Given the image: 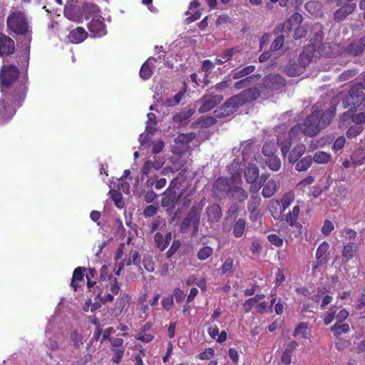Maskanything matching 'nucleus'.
Instances as JSON below:
<instances>
[{"label":"nucleus","mask_w":365,"mask_h":365,"mask_svg":"<svg viewBox=\"0 0 365 365\" xmlns=\"http://www.w3.org/2000/svg\"><path fill=\"white\" fill-rule=\"evenodd\" d=\"M28 73L20 76L19 69L14 65H3L0 70V86L4 95L19 104L24 101L28 91Z\"/></svg>","instance_id":"f257e3e1"},{"label":"nucleus","mask_w":365,"mask_h":365,"mask_svg":"<svg viewBox=\"0 0 365 365\" xmlns=\"http://www.w3.org/2000/svg\"><path fill=\"white\" fill-rule=\"evenodd\" d=\"M7 32L10 35L21 36L20 42L31 41L33 31L27 16L24 11H11L6 19Z\"/></svg>","instance_id":"f03ea898"},{"label":"nucleus","mask_w":365,"mask_h":365,"mask_svg":"<svg viewBox=\"0 0 365 365\" xmlns=\"http://www.w3.org/2000/svg\"><path fill=\"white\" fill-rule=\"evenodd\" d=\"M335 113L330 110L322 111L314 110L304 120V135L308 137L317 135L322 129L327 127L331 122Z\"/></svg>","instance_id":"7ed1b4c3"},{"label":"nucleus","mask_w":365,"mask_h":365,"mask_svg":"<svg viewBox=\"0 0 365 365\" xmlns=\"http://www.w3.org/2000/svg\"><path fill=\"white\" fill-rule=\"evenodd\" d=\"M120 289V283L117 278L107 282L102 283L96 287L94 292H97V298L103 304L113 302L114 297L116 296Z\"/></svg>","instance_id":"20e7f679"},{"label":"nucleus","mask_w":365,"mask_h":365,"mask_svg":"<svg viewBox=\"0 0 365 365\" xmlns=\"http://www.w3.org/2000/svg\"><path fill=\"white\" fill-rule=\"evenodd\" d=\"M365 101V86L363 83L354 84L348 93L342 98L344 108L354 109L360 106Z\"/></svg>","instance_id":"39448f33"},{"label":"nucleus","mask_w":365,"mask_h":365,"mask_svg":"<svg viewBox=\"0 0 365 365\" xmlns=\"http://www.w3.org/2000/svg\"><path fill=\"white\" fill-rule=\"evenodd\" d=\"M200 225L199 207L192 205L186 216L180 223V230L182 232L187 231L191 226L193 227V232L196 233Z\"/></svg>","instance_id":"423d86ee"},{"label":"nucleus","mask_w":365,"mask_h":365,"mask_svg":"<svg viewBox=\"0 0 365 365\" xmlns=\"http://www.w3.org/2000/svg\"><path fill=\"white\" fill-rule=\"evenodd\" d=\"M4 98L0 100V122H4L11 119L16 113V108L21 106L24 101H21L19 104L9 99L4 95Z\"/></svg>","instance_id":"0eeeda50"},{"label":"nucleus","mask_w":365,"mask_h":365,"mask_svg":"<svg viewBox=\"0 0 365 365\" xmlns=\"http://www.w3.org/2000/svg\"><path fill=\"white\" fill-rule=\"evenodd\" d=\"M337 6H339V8L334 13L333 19L335 22L338 23L346 19L356 9V4L354 3L345 2L344 0H339Z\"/></svg>","instance_id":"6e6552de"},{"label":"nucleus","mask_w":365,"mask_h":365,"mask_svg":"<svg viewBox=\"0 0 365 365\" xmlns=\"http://www.w3.org/2000/svg\"><path fill=\"white\" fill-rule=\"evenodd\" d=\"M223 100L222 95L212 93L205 94L201 98L202 106L198 111L200 113H207L220 103Z\"/></svg>","instance_id":"1a4fd4ad"},{"label":"nucleus","mask_w":365,"mask_h":365,"mask_svg":"<svg viewBox=\"0 0 365 365\" xmlns=\"http://www.w3.org/2000/svg\"><path fill=\"white\" fill-rule=\"evenodd\" d=\"M286 86V80L279 74H268L263 78L264 88L269 91H278Z\"/></svg>","instance_id":"9d476101"},{"label":"nucleus","mask_w":365,"mask_h":365,"mask_svg":"<svg viewBox=\"0 0 365 365\" xmlns=\"http://www.w3.org/2000/svg\"><path fill=\"white\" fill-rule=\"evenodd\" d=\"M17 42L21 44V51L16 56V63L19 67L25 70L24 73H28L31 41L19 42L17 40Z\"/></svg>","instance_id":"9b49d317"},{"label":"nucleus","mask_w":365,"mask_h":365,"mask_svg":"<svg viewBox=\"0 0 365 365\" xmlns=\"http://www.w3.org/2000/svg\"><path fill=\"white\" fill-rule=\"evenodd\" d=\"M16 51L15 42L13 38L5 34L0 32V56L9 57Z\"/></svg>","instance_id":"f8f14e48"},{"label":"nucleus","mask_w":365,"mask_h":365,"mask_svg":"<svg viewBox=\"0 0 365 365\" xmlns=\"http://www.w3.org/2000/svg\"><path fill=\"white\" fill-rule=\"evenodd\" d=\"M231 179L229 178L219 177L212 185V191L217 196L226 194L228 195L231 188Z\"/></svg>","instance_id":"ddd939ff"},{"label":"nucleus","mask_w":365,"mask_h":365,"mask_svg":"<svg viewBox=\"0 0 365 365\" xmlns=\"http://www.w3.org/2000/svg\"><path fill=\"white\" fill-rule=\"evenodd\" d=\"M88 29L94 37H101L106 34V25L103 18L98 16L97 18H93L88 24Z\"/></svg>","instance_id":"4468645a"},{"label":"nucleus","mask_w":365,"mask_h":365,"mask_svg":"<svg viewBox=\"0 0 365 365\" xmlns=\"http://www.w3.org/2000/svg\"><path fill=\"white\" fill-rule=\"evenodd\" d=\"M299 212V206L295 205L292 207V210L284 215L282 220L287 223L290 227H295L298 230L299 234H301L302 225L298 222Z\"/></svg>","instance_id":"2eb2a0df"},{"label":"nucleus","mask_w":365,"mask_h":365,"mask_svg":"<svg viewBox=\"0 0 365 365\" xmlns=\"http://www.w3.org/2000/svg\"><path fill=\"white\" fill-rule=\"evenodd\" d=\"M131 297L126 292H120L116 299L115 307L112 310V315L114 317L120 316L125 308L130 304Z\"/></svg>","instance_id":"dca6fc26"},{"label":"nucleus","mask_w":365,"mask_h":365,"mask_svg":"<svg viewBox=\"0 0 365 365\" xmlns=\"http://www.w3.org/2000/svg\"><path fill=\"white\" fill-rule=\"evenodd\" d=\"M303 17L299 13L293 14L282 26V33H289L292 29H295L299 27L302 22Z\"/></svg>","instance_id":"f3484780"},{"label":"nucleus","mask_w":365,"mask_h":365,"mask_svg":"<svg viewBox=\"0 0 365 365\" xmlns=\"http://www.w3.org/2000/svg\"><path fill=\"white\" fill-rule=\"evenodd\" d=\"M359 250L358 245L354 242H349L343 246L341 251L342 261L348 262L353 259Z\"/></svg>","instance_id":"a211bd4d"},{"label":"nucleus","mask_w":365,"mask_h":365,"mask_svg":"<svg viewBox=\"0 0 365 365\" xmlns=\"http://www.w3.org/2000/svg\"><path fill=\"white\" fill-rule=\"evenodd\" d=\"M329 248V245L327 242L324 241L322 242L316 251V258L317 264L313 266V270L314 271L319 265L324 264L327 262V252Z\"/></svg>","instance_id":"6ab92c4d"},{"label":"nucleus","mask_w":365,"mask_h":365,"mask_svg":"<svg viewBox=\"0 0 365 365\" xmlns=\"http://www.w3.org/2000/svg\"><path fill=\"white\" fill-rule=\"evenodd\" d=\"M180 195L176 191L165 190L161 200V206L163 207L174 208Z\"/></svg>","instance_id":"aec40b11"},{"label":"nucleus","mask_w":365,"mask_h":365,"mask_svg":"<svg viewBox=\"0 0 365 365\" xmlns=\"http://www.w3.org/2000/svg\"><path fill=\"white\" fill-rule=\"evenodd\" d=\"M244 104L257 100L261 95L260 90L257 87L247 88L239 93Z\"/></svg>","instance_id":"412c9836"},{"label":"nucleus","mask_w":365,"mask_h":365,"mask_svg":"<svg viewBox=\"0 0 365 365\" xmlns=\"http://www.w3.org/2000/svg\"><path fill=\"white\" fill-rule=\"evenodd\" d=\"M364 49V45L361 38L354 39L346 46L345 52L349 56L355 57L361 55Z\"/></svg>","instance_id":"4be33fe9"},{"label":"nucleus","mask_w":365,"mask_h":365,"mask_svg":"<svg viewBox=\"0 0 365 365\" xmlns=\"http://www.w3.org/2000/svg\"><path fill=\"white\" fill-rule=\"evenodd\" d=\"M207 221L210 223L218 222L222 217V209L218 204L209 205L206 209Z\"/></svg>","instance_id":"5701e85b"},{"label":"nucleus","mask_w":365,"mask_h":365,"mask_svg":"<svg viewBox=\"0 0 365 365\" xmlns=\"http://www.w3.org/2000/svg\"><path fill=\"white\" fill-rule=\"evenodd\" d=\"M86 269L83 267H78L73 271L71 286L73 287L74 292L78 290V288L81 287L79 282H84L85 272Z\"/></svg>","instance_id":"b1692460"},{"label":"nucleus","mask_w":365,"mask_h":365,"mask_svg":"<svg viewBox=\"0 0 365 365\" xmlns=\"http://www.w3.org/2000/svg\"><path fill=\"white\" fill-rule=\"evenodd\" d=\"M88 36L86 31L81 26L72 30L68 36V40L73 43H79L83 41Z\"/></svg>","instance_id":"393cba45"},{"label":"nucleus","mask_w":365,"mask_h":365,"mask_svg":"<svg viewBox=\"0 0 365 365\" xmlns=\"http://www.w3.org/2000/svg\"><path fill=\"white\" fill-rule=\"evenodd\" d=\"M292 140L286 133H281L277 137V145L281 148L282 155L285 157L289 153L292 146Z\"/></svg>","instance_id":"a878e982"},{"label":"nucleus","mask_w":365,"mask_h":365,"mask_svg":"<svg viewBox=\"0 0 365 365\" xmlns=\"http://www.w3.org/2000/svg\"><path fill=\"white\" fill-rule=\"evenodd\" d=\"M306 146L302 144H297L290 151L288 155V162L294 164L304 154Z\"/></svg>","instance_id":"bb28decb"},{"label":"nucleus","mask_w":365,"mask_h":365,"mask_svg":"<svg viewBox=\"0 0 365 365\" xmlns=\"http://www.w3.org/2000/svg\"><path fill=\"white\" fill-rule=\"evenodd\" d=\"M315 46L314 45H309L299 55L298 61L299 64L305 67L312 60Z\"/></svg>","instance_id":"cd10ccee"},{"label":"nucleus","mask_w":365,"mask_h":365,"mask_svg":"<svg viewBox=\"0 0 365 365\" xmlns=\"http://www.w3.org/2000/svg\"><path fill=\"white\" fill-rule=\"evenodd\" d=\"M100 11L98 6L93 3H85L82 6V14L86 19L98 17Z\"/></svg>","instance_id":"c85d7f7f"},{"label":"nucleus","mask_w":365,"mask_h":365,"mask_svg":"<svg viewBox=\"0 0 365 365\" xmlns=\"http://www.w3.org/2000/svg\"><path fill=\"white\" fill-rule=\"evenodd\" d=\"M247 230V221L244 218H239L233 222L232 235L236 238L242 237Z\"/></svg>","instance_id":"c756f323"},{"label":"nucleus","mask_w":365,"mask_h":365,"mask_svg":"<svg viewBox=\"0 0 365 365\" xmlns=\"http://www.w3.org/2000/svg\"><path fill=\"white\" fill-rule=\"evenodd\" d=\"M229 197L239 202H242L248 197V195L245 189L239 186H232Z\"/></svg>","instance_id":"7c9ffc66"},{"label":"nucleus","mask_w":365,"mask_h":365,"mask_svg":"<svg viewBox=\"0 0 365 365\" xmlns=\"http://www.w3.org/2000/svg\"><path fill=\"white\" fill-rule=\"evenodd\" d=\"M261 203V197L259 195L252 194L250 197V199L248 202L247 208L249 212H250V218L252 215H257L259 214V206Z\"/></svg>","instance_id":"2f4dec72"},{"label":"nucleus","mask_w":365,"mask_h":365,"mask_svg":"<svg viewBox=\"0 0 365 365\" xmlns=\"http://www.w3.org/2000/svg\"><path fill=\"white\" fill-rule=\"evenodd\" d=\"M259 178V169L255 165H250L245 171V178L248 183H255Z\"/></svg>","instance_id":"473e14b6"},{"label":"nucleus","mask_w":365,"mask_h":365,"mask_svg":"<svg viewBox=\"0 0 365 365\" xmlns=\"http://www.w3.org/2000/svg\"><path fill=\"white\" fill-rule=\"evenodd\" d=\"M277 190V182L274 180H269L263 185L262 195L264 198H269Z\"/></svg>","instance_id":"72a5a7b5"},{"label":"nucleus","mask_w":365,"mask_h":365,"mask_svg":"<svg viewBox=\"0 0 365 365\" xmlns=\"http://www.w3.org/2000/svg\"><path fill=\"white\" fill-rule=\"evenodd\" d=\"M294 200V195L292 192H287L280 199L279 201L277 200V205H281L280 212H284L285 210L291 205Z\"/></svg>","instance_id":"f704fd0d"},{"label":"nucleus","mask_w":365,"mask_h":365,"mask_svg":"<svg viewBox=\"0 0 365 365\" xmlns=\"http://www.w3.org/2000/svg\"><path fill=\"white\" fill-rule=\"evenodd\" d=\"M244 102L240 98L239 93L230 97L225 102V107H228L235 112L239 107L244 106Z\"/></svg>","instance_id":"c9c22d12"},{"label":"nucleus","mask_w":365,"mask_h":365,"mask_svg":"<svg viewBox=\"0 0 365 365\" xmlns=\"http://www.w3.org/2000/svg\"><path fill=\"white\" fill-rule=\"evenodd\" d=\"M152 61H156V59L153 57L149 58L145 62L143 63L140 68L139 75L143 80L149 79L153 75V71L150 66V62Z\"/></svg>","instance_id":"e433bc0d"},{"label":"nucleus","mask_w":365,"mask_h":365,"mask_svg":"<svg viewBox=\"0 0 365 365\" xmlns=\"http://www.w3.org/2000/svg\"><path fill=\"white\" fill-rule=\"evenodd\" d=\"M330 330L333 332L336 338H339L342 334L348 333L350 330V327L346 323L341 324L336 322L331 327Z\"/></svg>","instance_id":"4c0bfd02"},{"label":"nucleus","mask_w":365,"mask_h":365,"mask_svg":"<svg viewBox=\"0 0 365 365\" xmlns=\"http://www.w3.org/2000/svg\"><path fill=\"white\" fill-rule=\"evenodd\" d=\"M255 66H247L240 70H235L232 71V78L234 79H239L247 76L255 71Z\"/></svg>","instance_id":"58836bf2"},{"label":"nucleus","mask_w":365,"mask_h":365,"mask_svg":"<svg viewBox=\"0 0 365 365\" xmlns=\"http://www.w3.org/2000/svg\"><path fill=\"white\" fill-rule=\"evenodd\" d=\"M312 163V157L307 155L295 163V170L299 172L305 171L311 167Z\"/></svg>","instance_id":"ea45409f"},{"label":"nucleus","mask_w":365,"mask_h":365,"mask_svg":"<svg viewBox=\"0 0 365 365\" xmlns=\"http://www.w3.org/2000/svg\"><path fill=\"white\" fill-rule=\"evenodd\" d=\"M265 164L272 171L279 170L282 166L281 160L277 155H272L267 158L265 160Z\"/></svg>","instance_id":"a19ab883"},{"label":"nucleus","mask_w":365,"mask_h":365,"mask_svg":"<svg viewBox=\"0 0 365 365\" xmlns=\"http://www.w3.org/2000/svg\"><path fill=\"white\" fill-rule=\"evenodd\" d=\"M277 151V145L274 142H267L265 143L262 149V154L269 158L272 155H276L275 153Z\"/></svg>","instance_id":"79ce46f5"},{"label":"nucleus","mask_w":365,"mask_h":365,"mask_svg":"<svg viewBox=\"0 0 365 365\" xmlns=\"http://www.w3.org/2000/svg\"><path fill=\"white\" fill-rule=\"evenodd\" d=\"M117 278L116 277H113L111 272L109 270V267L107 265H103L100 269V278L98 281V284H101V282L105 283L111 279Z\"/></svg>","instance_id":"37998d69"},{"label":"nucleus","mask_w":365,"mask_h":365,"mask_svg":"<svg viewBox=\"0 0 365 365\" xmlns=\"http://www.w3.org/2000/svg\"><path fill=\"white\" fill-rule=\"evenodd\" d=\"M331 158V155L328 153L317 151L314 153L312 158V161H314L318 164H325L330 161Z\"/></svg>","instance_id":"c03bdc74"},{"label":"nucleus","mask_w":365,"mask_h":365,"mask_svg":"<svg viewBox=\"0 0 365 365\" xmlns=\"http://www.w3.org/2000/svg\"><path fill=\"white\" fill-rule=\"evenodd\" d=\"M287 134L292 140H300V135L304 134L303 125L299 123L293 126Z\"/></svg>","instance_id":"a18cd8bd"},{"label":"nucleus","mask_w":365,"mask_h":365,"mask_svg":"<svg viewBox=\"0 0 365 365\" xmlns=\"http://www.w3.org/2000/svg\"><path fill=\"white\" fill-rule=\"evenodd\" d=\"M154 242L160 252L164 251L169 245L165 240L164 235L159 232H157L154 235Z\"/></svg>","instance_id":"49530a36"},{"label":"nucleus","mask_w":365,"mask_h":365,"mask_svg":"<svg viewBox=\"0 0 365 365\" xmlns=\"http://www.w3.org/2000/svg\"><path fill=\"white\" fill-rule=\"evenodd\" d=\"M257 77V76H255V75L249 76L243 79H241V80L235 82L234 87H235V88H236L237 90L247 88L252 83V82L254 81V79Z\"/></svg>","instance_id":"de8ad7c7"},{"label":"nucleus","mask_w":365,"mask_h":365,"mask_svg":"<svg viewBox=\"0 0 365 365\" xmlns=\"http://www.w3.org/2000/svg\"><path fill=\"white\" fill-rule=\"evenodd\" d=\"M307 324L305 322H300L294 330L293 336H297L301 334L303 339H307L309 338V333L307 331Z\"/></svg>","instance_id":"09e8293b"},{"label":"nucleus","mask_w":365,"mask_h":365,"mask_svg":"<svg viewBox=\"0 0 365 365\" xmlns=\"http://www.w3.org/2000/svg\"><path fill=\"white\" fill-rule=\"evenodd\" d=\"M234 113L230 108L225 107V103L214 111L215 116L218 118L227 117Z\"/></svg>","instance_id":"8fccbe9b"},{"label":"nucleus","mask_w":365,"mask_h":365,"mask_svg":"<svg viewBox=\"0 0 365 365\" xmlns=\"http://www.w3.org/2000/svg\"><path fill=\"white\" fill-rule=\"evenodd\" d=\"M213 254V249L209 246H204L198 251L197 257L201 261L206 260Z\"/></svg>","instance_id":"3c124183"},{"label":"nucleus","mask_w":365,"mask_h":365,"mask_svg":"<svg viewBox=\"0 0 365 365\" xmlns=\"http://www.w3.org/2000/svg\"><path fill=\"white\" fill-rule=\"evenodd\" d=\"M125 266H130L132 264L138 265L140 264V257L138 252L136 250H130L128 259L125 261Z\"/></svg>","instance_id":"603ef678"},{"label":"nucleus","mask_w":365,"mask_h":365,"mask_svg":"<svg viewBox=\"0 0 365 365\" xmlns=\"http://www.w3.org/2000/svg\"><path fill=\"white\" fill-rule=\"evenodd\" d=\"M363 127L361 125H354L350 126L346 131V136L349 138H353L358 136L363 130Z\"/></svg>","instance_id":"864d4df0"},{"label":"nucleus","mask_w":365,"mask_h":365,"mask_svg":"<svg viewBox=\"0 0 365 365\" xmlns=\"http://www.w3.org/2000/svg\"><path fill=\"white\" fill-rule=\"evenodd\" d=\"M71 339L73 343L75 348L78 349L83 345V336L77 331L74 330L71 334Z\"/></svg>","instance_id":"5fc2aeb1"},{"label":"nucleus","mask_w":365,"mask_h":365,"mask_svg":"<svg viewBox=\"0 0 365 365\" xmlns=\"http://www.w3.org/2000/svg\"><path fill=\"white\" fill-rule=\"evenodd\" d=\"M181 241L180 240H173L172 242L171 246L168 249V250L166 252L165 255L167 259H170L179 250V248L181 246Z\"/></svg>","instance_id":"6e6d98bb"},{"label":"nucleus","mask_w":365,"mask_h":365,"mask_svg":"<svg viewBox=\"0 0 365 365\" xmlns=\"http://www.w3.org/2000/svg\"><path fill=\"white\" fill-rule=\"evenodd\" d=\"M334 230V223L329 220H325L322 227L321 229V232L323 235L328 237L330 235L331 232Z\"/></svg>","instance_id":"4d7b16f0"},{"label":"nucleus","mask_w":365,"mask_h":365,"mask_svg":"<svg viewBox=\"0 0 365 365\" xmlns=\"http://www.w3.org/2000/svg\"><path fill=\"white\" fill-rule=\"evenodd\" d=\"M240 52L237 48H230L224 50L220 54V57L225 61V63L230 61L235 53Z\"/></svg>","instance_id":"13d9d810"},{"label":"nucleus","mask_w":365,"mask_h":365,"mask_svg":"<svg viewBox=\"0 0 365 365\" xmlns=\"http://www.w3.org/2000/svg\"><path fill=\"white\" fill-rule=\"evenodd\" d=\"M284 35L277 36L275 40L272 42L270 46V51L274 52L278 51L284 44Z\"/></svg>","instance_id":"bf43d9fd"},{"label":"nucleus","mask_w":365,"mask_h":365,"mask_svg":"<svg viewBox=\"0 0 365 365\" xmlns=\"http://www.w3.org/2000/svg\"><path fill=\"white\" fill-rule=\"evenodd\" d=\"M268 241L277 247H281L283 245V239L277 234H270L267 236Z\"/></svg>","instance_id":"052dcab7"},{"label":"nucleus","mask_w":365,"mask_h":365,"mask_svg":"<svg viewBox=\"0 0 365 365\" xmlns=\"http://www.w3.org/2000/svg\"><path fill=\"white\" fill-rule=\"evenodd\" d=\"M341 233L346 240H349L356 239L358 235L356 230L349 227H345Z\"/></svg>","instance_id":"680f3d73"},{"label":"nucleus","mask_w":365,"mask_h":365,"mask_svg":"<svg viewBox=\"0 0 365 365\" xmlns=\"http://www.w3.org/2000/svg\"><path fill=\"white\" fill-rule=\"evenodd\" d=\"M232 80L230 78H225L221 82L217 83L215 86V88L218 91L222 92V91H225L227 88H228L229 87H230V86L232 85Z\"/></svg>","instance_id":"e2e57ef3"},{"label":"nucleus","mask_w":365,"mask_h":365,"mask_svg":"<svg viewBox=\"0 0 365 365\" xmlns=\"http://www.w3.org/2000/svg\"><path fill=\"white\" fill-rule=\"evenodd\" d=\"M192 114H193V112L191 110H189L187 111L180 113L178 115H175L174 116L173 119L176 122L182 123L185 120H187L188 118H190Z\"/></svg>","instance_id":"0e129e2a"},{"label":"nucleus","mask_w":365,"mask_h":365,"mask_svg":"<svg viewBox=\"0 0 365 365\" xmlns=\"http://www.w3.org/2000/svg\"><path fill=\"white\" fill-rule=\"evenodd\" d=\"M234 259L229 257H227L221 267V274H225L230 272L233 267Z\"/></svg>","instance_id":"69168bd1"},{"label":"nucleus","mask_w":365,"mask_h":365,"mask_svg":"<svg viewBox=\"0 0 365 365\" xmlns=\"http://www.w3.org/2000/svg\"><path fill=\"white\" fill-rule=\"evenodd\" d=\"M161 304L164 310L169 311L174 304L173 296L169 295L163 297Z\"/></svg>","instance_id":"338daca9"},{"label":"nucleus","mask_w":365,"mask_h":365,"mask_svg":"<svg viewBox=\"0 0 365 365\" xmlns=\"http://www.w3.org/2000/svg\"><path fill=\"white\" fill-rule=\"evenodd\" d=\"M153 166L154 165L152 164L150 160H146L140 169V173L143 175L148 176L152 173V170H154Z\"/></svg>","instance_id":"774afa93"}]
</instances>
